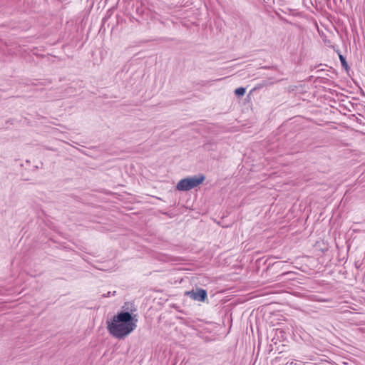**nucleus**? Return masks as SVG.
<instances>
[{"mask_svg": "<svg viewBox=\"0 0 365 365\" xmlns=\"http://www.w3.org/2000/svg\"><path fill=\"white\" fill-rule=\"evenodd\" d=\"M137 327L135 319L128 312H121L113 316L110 321H107V329L115 338L122 339L132 333Z\"/></svg>", "mask_w": 365, "mask_h": 365, "instance_id": "nucleus-1", "label": "nucleus"}, {"mask_svg": "<svg viewBox=\"0 0 365 365\" xmlns=\"http://www.w3.org/2000/svg\"><path fill=\"white\" fill-rule=\"evenodd\" d=\"M205 179V175L193 176L180 180L177 185V189L180 191L190 190L200 185Z\"/></svg>", "mask_w": 365, "mask_h": 365, "instance_id": "nucleus-2", "label": "nucleus"}, {"mask_svg": "<svg viewBox=\"0 0 365 365\" xmlns=\"http://www.w3.org/2000/svg\"><path fill=\"white\" fill-rule=\"evenodd\" d=\"M187 296L193 300L198 302H204L207 298V292L202 289H197L196 290H191L185 293Z\"/></svg>", "mask_w": 365, "mask_h": 365, "instance_id": "nucleus-3", "label": "nucleus"}, {"mask_svg": "<svg viewBox=\"0 0 365 365\" xmlns=\"http://www.w3.org/2000/svg\"><path fill=\"white\" fill-rule=\"evenodd\" d=\"M245 88L243 87L237 88L235 90V94L237 96H242L245 93Z\"/></svg>", "mask_w": 365, "mask_h": 365, "instance_id": "nucleus-4", "label": "nucleus"}, {"mask_svg": "<svg viewBox=\"0 0 365 365\" xmlns=\"http://www.w3.org/2000/svg\"><path fill=\"white\" fill-rule=\"evenodd\" d=\"M339 58H340L341 64L343 66H346V60H345V58L341 55L339 56Z\"/></svg>", "mask_w": 365, "mask_h": 365, "instance_id": "nucleus-5", "label": "nucleus"}, {"mask_svg": "<svg viewBox=\"0 0 365 365\" xmlns=\"http://www.w3.org/2000/svg\"><path fill=\"white\" fill-rule=\"evenodd\" d=\"M361 229L362 231L365 232V221L360 224Z\"/></svg>", "mask_w": 365, "mask_h": 365, "instance_id": "nucleus-6", "label": "nucleus"}, {"mask_svg": "<svg viewBox=\"0 0 365 365\" xmlns=\"http://www.w3.org/2000/svg\"><path fill=\"white\" fill-rule=\"evenodd\" d=\"M104 296H105V297H109V296H110V292H108L107 293V294H106V295H104Z\"/></svg>", "mask_w": 365, "mask_h": 365, "instance_id": "nucleus-7", "label": "nucleus"}]
</instances>
